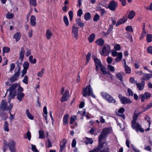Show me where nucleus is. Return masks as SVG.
I'll return each mask as SVG.
<instances>
[{"label": "nucleus", "instance_id": "obj_1", "mask_svg": "<svg viewBox=\"0 0 152 152\" xmlns=\"http://www.w3.org/2000/svg\"><path fill=\"white\" fill-rule=\"evenodd\" d=\"M140 114V113H137L136 110L134 111L133 120L131 123L132 127L133 129L135 130L136 132L140 131L141 132L143 133L144 132V129L142 128L141 125L139 124L136 122L139 115Z\"/></svg>", "mask_w": 152, "mask_h": 152}, {"label": "nucleus", "instance_id": "obj_2", "mask_svg": "<svg viewBox=\"0 0 152 152\" xmlns=\"http://www.w3.org/2000/svg\"><path fill=\"white\" fill-rule=\"evenodd\" d=\"M82 94L84 97L90 95L94 98H95L96 97L93 94L92 89L90 84L88 86H86L85 88H83Z\"/></svg>", "mask_w": 152, "mask_h": 152}, {"label": "nucleus", "instance_id": "obj_3", "mask_svg": "<svg viewBox=\"0 0 152 152\" xmlns=\"http://www.w3.org/2000/svg\"><path fill=\"white\" fill-rule=\"evenodd\" d=\"M18 86V84L16 83L12 85L7 90V92L10 91V97H14L15 96L16 90L15 89Z\"/></svg>", "mask_w": 152, "mask_h": 152}, {"label": "nucleus", "instance_id": "obj_4", "mask_svg": "<svg viewBox=\"0 0 152 152\" xmlns=\"http://www.w3.org/2000/svg\"><path fill=\"white\" fill-rule=\"evenodd\" d=\"M110 51V46L108 45H105L103 47L102 50L99 51V53L102 56H103L105 54H106V56H108Z\"/></svg>", "mask_w": 152, "mask_h": 152}, {"label": "nucleus", "instance_id": "obj_5", "mask_svg": "<svg viewBox=\"0 0 152 152\" xmlns=\"http://www.w3.org/2000/svg\"><path fill=\"white\" fill-rule=\"evenodd\" d=\"M118 97L121 103L123 104H130L132 103L131 100L126 97L122 96L121 94H119Z\"/></svg>", "mask_w": 152, "mask_h": 152}, {"label": "nucleus", "instance_id": "obj_6", "mask_svg": "<svg viewBox=\"0 0 152 152\" xmlns=\"http://www.w3.org/2000/svg\"><path fill=\"white\" fill-rule=\"evenodd\" d=\"M118 4L117 2L114 0H112L110 2L108 6V8L111 11H114L118 7Z\"/></svg>", "mask_w": 152, "mask_h": 152}, {"label": "nucleus", "instance_id": "obj_7", "mask_svg": "<svg viewBox=\"0 0 152 152\" xmlns=\"http://www.w3.org/2000/svg\"><path fill=\"white\" fill-rule=\"evenodd\" d=\"M20 69H21L20 68V66L18 64V70L15 73V74L13 76L10 78V81L11 82H15L18 79V78L19 76Z\"/></svg>", "mask_w": 152, "mask_h": 152}, {"label": "nucleus", "instance_id": "obj_8", "mask_svg": "<svg viewBox=\"0 0 152 152\" xmlns=\"http://www.w3.org/2000/svg\"><path fill=\"white\" fill-rule=\"evenodd\" d=\"M9 149L11 152H15V142L13 140H11L7 144Z\"/></svg>", "mask_w": 152, "mask_h": 152}, {"label": "nucleus", "instance_id": "obj_9", "mask_svg": "<svg viewBox=\"0 0 152 152\" xmlns=\"http://www.w3.org/2000/svg\"><path fill=\"white\" fill-rule=\"evenodd\" d=\"M151 96V94L147 92H145L143 94L139 95V98L142 102L145 101V99H147Z\"/></svg>", "mask_w": 152, "mask_h": 152}, {"label": "nucleus", "instance_id": "obj_10", "mask_svg": "<svg viewBox=\"0 0 152 152\" xmlns=\"http://www.w3.org/2000/svg\"><path fill=\"white\" fill-rule=\"evenodd\" d=\"M69 91L68 90H66L61 99L62 102L66 101L69 98Z\"/></svg>", "mask_w": 152, "mask_h": 152}, {"label": "nucleus", "instance_id": "obj_11", "mask_svg": "<svg viewBox=\"0 0 152 152\" xmlns=\"http://www.w3.org/2000/svg\"><path fill=\"white\" fill-rule=\"evenodd\" d=\"M127 18L126 16H124L123 17L118 20L116 23V26L120 24L125 23L127 20Z\"/></svg>", "mask_w": 152, "mask_h": 152}, {"label": "nucleus", "instance_id": "obj_12", "mask_svg": "<svg viewBox=\"0 0 152 152\" xmlns=\"http://www.w3.org/2000/svg\"><path fill=\"white\" fill-rule=\"evenodd\" d=\"M66 140L65 139H63L60 143V149L59 152H62L63 151L65 147V145L66 143Z\"/></svg>", "mask_w": 152, "mask_h": 152}, {"label": "nucleus", "instance_id": "obj_13", "mask_svg": "<svg viewBox=\"0 0 152 152\" xmlns=\"http://www.w3.org/2000/svg\"><path fill=\"white\" fill-rule=\"evenodd\" d=\"M25 53V50L24 47H22L20 49V51L19 53V59L21 61L23 60Z\"/></svg>", "mask_w": 152, "mask_h": 152}, {"label": "nucleus", "instance_id": "obj_14", "mask_svg": "<svg viewBox=\"0 0 152 152\" xmlns=\"http://www.w3.org/2000/svg\"><path fill=\"white\" fill-rule=\"evenodd\" d=\"M145 84V82L142 81L140 83H136V85L137 87L139 90H142L144 88Z\"/></svg>", "mask_w": 152, "mask_h": 152}, {"label": "nucleus", "instance_id": "obj_15", "mask_svg": "<svg viewBox=\"0 0 152 152\" xmlns=\"http://www.w3.org/2000/svg\"><path fill=\"white\" fill-rule=\"evenodd\" d=\"M106 135L104 134L103 132H102L101 134L99 136V145L100 146L101 148L102 147V144H101V142H102L103 139L105 138Z\"/></svg>", "mask_w": 152, "mask_h": 152}, {"label": "nucleus", "instance_id": "obj_16", "mask_svg": "<svg viewBox=\"0 0 152 152\" xmlns=\"http://www.w3.org/2000/svg\"><path fill=\"white\" fill-rule=\"evenodd\" d=\"M7 103L4 101V100H3L1 102V104L0 106V108L1 110H7Z\"/></svg>", "mask_w": 152, "mask_h": 152}, {"label": "nucleus", "instance_id": "obj_17", "mask_svg": "<svg viewBox=\"0 0 152 152\" xmlns=\"http://www.w3.org/2000/svg\"><path fill=\"white\" fill-rule=\"evenodd\" d=\"M106 100L109 103H115L116 102V100L113 98L112 96L110 94L108 97L106 99Z\"/></svg>", "mask_w": 152, "mask_h": 152}, {"label": "nucleus", "instance_id": "obj_18", "mask_svg": "<svg viewBox=\"0 0 152 152\" xmlns=\"http://www.w3.org/2000/svg\"><path fill=\"white\" fill-rule=\"evenodd\" d=\"M106 100L109 103H115L116 102V100L113 98L112 96L110 94L108 97L106 99Z\"/></svg>", "mask_w": 152, "mask_h": 152}, {"label": "nucleus", "instance_id": "obj_19", "mask_svg": "<svg viewBox=\"0 0 152 152\" xmlns=\"http://www.w3.org/2000/svg\"><path fill=\"white\" fill-rule=\"evenodd\" d=\"M36 18L34 15H31L30 19V23L31 25L33 26L35 25L36 24Z\"/></svg>", "mask_w": 152, "mask_h": 152}, {"label": "nucleus", "instance_id": "obj_20", "mask_svg": "<svg viewBox=\"0 0 152 152\" xmlns=\"http://www.w3.org/2000/svg\"><path fill=\"white\" fill-rule=\"evenodd\" d=\"M96 43L99 46H102L104 44V42L102 38L99 39L95 41Z\"/></svg>", "mask_w": 152, "mask_h": 152}, {"label": "nucleus", "instance_id": "obj_21", "mask_svg": "<svg viewBox=\"0 0 152 152\" xmlns=\"http://www.w3.org/2000/svg\"><path fill=\"white\" fill-rule=\"evenodd\" d=\"M111 129L110 128L108 127L105 128L103 129L102 132L106 135L111 133Z\"/></svg>", "mask_w": 152, "mask_h": 152}, {"label": "nucleus", "instance_id": "obj_22", "mask_svg": "<svg viewBox=\"0 0 152 152\" xmlns=\"http://www.w3.org/2000/svg\"><path fill=\"white\" fill-rule=\"evenodd\" d=\"M53 33L50 31L49 29H47L46 31V36L47 39L49 40L51 38Z\"/></svg>", "mask_w": 152, "mask_h": 152}, {"label": "nucleus", "instance_id": "obj_23", "mask_svg": "<svg viewBox=\"0 0 152 152\" xmlns=\"http://www.w3.org/2000/svg\"><path fill=\"white\" fill-rule=\"evenodd\" d=\"M145 75L143 77V79L144 80H148L151 78L152 77V74H145L144 73Z\"/></svg>", "mask_w": 152, "mask_h": 152}, {"label": "nucleus", "instance_id": "obj_24", "mask_svg": "<svg viewBox=\"0 0 152 152\" xmlns=\"http://www.w3.org/2000/svg\"><path fill=\"white\" fill-rule=\"evenodd\" d=\"M109 95L110 94L108 93L105 92H102L100 93L101 96L105 100H106L107 98L108 97Z\"/></svg>", "mask_w": 152, "mask_h": 152}, {"label": "nucleus", "instance_id": "obj_25", "mask_svg": "<svg viewBox=\"0 0 152 152\" xmlns=\"http://www.w3.org/2000/svg\"><path fill=\"white\" fill-rule=\"evenodd\" d=\"M25 95L23 93H19L17 95V98L20 100H22V99L24 96Z\"/></svg>", "mask_w": 152, "mask_h": 152}, {"label": "nucleus", "instance_id": "obj_26", "mask_svg": "<svg viewBox=\"0 0 152 152\" xmlns=\"http://www.w3.org/2000/svg\"><path fill=\"white\" fill-rule=\"evenodd\" d=\"M13 38L15 39L16 42L19 41L20 38V33L19 32L16 33L14 35Z\"/></svg>", "mask_w": 152, "mask_h": 152}, {"label": "nucleus", "instance_id": "obj_27", "mask_svg": "<svg viewBox=\"0 0 152 152\" xmlns=\"http://www.w3.org/2000/svg\"><path fill=\"white\" fill-rule=\"evenodd\" d=\"M68 118L69 115L68 114H65L64 115L63 120L64 125H66L68 123Z\"/></svg>", "mask_w": 152, "mask_h": 152}, {"label": "nucleus", "instance_id": "obj_28", "mask_svg": "<svg viewBox=\"0 0 152 152\" xmlns=\"http://www.w3.org/2000/svg\"><path fill=\"white\" fill-rule=\"evenodd\" d=\"M72 34L75 38H76V26L74 24L72 28Z\"/></svg>", "mask_w": 152, "mask_h": 152}, {"label": "nucleus", "instance_id": "obj_29", "mask_svg": "<svg viewBox=\"0 0 152 152\" xmlns=\"http://www.w3.org/2000/svg\"><path fill=\"white\" fill-rule=\"evenodd\" d=\"M95 35L94 34H91L88 38V39L90 42H92L94 40Z\"/></svg>", "mask_w": 152, "mask_h": 152}, {"label": "nucleus", "instance_id": "obj_30", "mask_svg": "<svg viewBox=\"0 0 152 152\" xmlns=\"http://www.w3.org/2000/svg\"><path fill=\"white\" fill-rule=\"evenodd\" d=\"M135 15V12L133 11H131L129 12L128 15V18L130 19H132Z\"/></svg>", "mask_w": 152, "mask_h": 152}, {"label": "nucleus", "instance_id": "obj_31", "mask_svg": "<svg viewBox=\"0 0 152 152\" xmlns=\"http://www.w3.org/2000/svg\"><path fill=\"white\" fill-rule=\"evenodd\" d=\"M26 114L28 118L31 120H33L34 119V117L29 112L28 109H27L26 111Z\"/></svg>", "mask_w": 152, "mask_h": 152}, {"label": "nucleus", "instance_id": "obj_32", "mask_svg": "<svg viewBox=\"0 0 152 152\" xmlns=\"http://www.w3.org/2000/svg\"><path fill=\"white\" fill-rule=\"evenodd\" d=\"M96 66H101L102 65V63L97 58L94 59Z\"/></svg>", "mask_w": 152, "mask_h": 152}, {"label": "nucleus", "instance_id": "obj_33", "mask_svg": "<svg viewBox=\"0 0 152 152\" xmlns=\"http://www.w3.org/2000/svg\"><path fill=\"white\" fill-rule=\"evenodd\" d=\"M84 17L86 20H88L91 18V14L89 12H87L85 14Z\"/></svg>", "mask_w": 152, "mask_h": 152}, {"label": "nucleus", "instance_id": "obj_34", "mask_svg": "<svg viewBox=\"0 0 152 152\" xmlns=\"http://www.w3.org/2000/svg\"><path fill=\"white\" fill-rule=\"evenodd\" d=\"M146 40L148 42H150L152 41V35L150 34H148L146 36Z\"/></svg>", "mask_w": 152, "mask_h": 152}, {"label": "nucleus", "instance_id": "obj_35", "mask_svg": "<svg viewBox=\"0 0 152 152\" xmlns=\"http://www.w3.org/2000/svg\"><path fill=\"white\" fill-rule=\"evenodd\" d=\"M25 138H27L29 141H30L31 137V135L30 132L28 131L26 133V135H25L24 137Z\"/></svg>", "mask_w": 152, "mask_h": 152}, {"label": "nucleus", "instance_id": "obj_36", "mask_svg": "<svg viewBox=\"0 0 152 152\" xmlns=\"http://www.w3.org/2000/svg\"><path fill=\"white\" fill-rule=\"evenodd\" d=\"M86 140L85 141V143L88 145V144H91L93 142V141L91 138H88L87 137H86Z\"/></svg>", "mask_w": 152, "mask_h": 152}, {"label": "nucleus", "instance_id": "obj_37", "mask_svg": "<svg viewBox=\"0 0 152 152\" xmlns=\"http://www.w3.org/2000/svg\"><path fill=\"white\" fill-rule=\"evenodd\" d=\"M29 1L30 6L32 5L34 7L37 6L36 0H29Z\"/></svg>", "mask_w": 152, "mask_h": 152}, {"label": "nucleus", "instance_id": "obj_38", "mask_svg": "<svg viewBox=\"0 0 152 152\" xmlns=\"http://www.w3.org/2000/svg\"><path fill=\"white\" fill-rule=\"evenodd\" d=\"M33 56H30L29 58V60L30 62L32 64H35L36 62V59L35 58H34L33 59Z\"/></svg>", "mask_w": 152, "mask_h": 152}, {"label": "nucleus", "instance_id": "obj_39", "mask_svg": "<svg viewBox=\"0 0 152 152\" xmlns=\"http://www.w3.org/2000/svg\"><path fill=\"white\" fill-rule=\"evenodd\" d=\"M29 63L28 62H25L23 65V69L27 70L29 67Z\"/></svg>", "mask_w": 152, "mask_h": 152}, {"label": "nucleus", "instance_id": "obj_40", "mask_svg": "<svg viewBox=\"0 0 152 152\" xmlns=\"http://www.w3.org/2000/svg\"><path fill=\"white\" fill-rule=\"evenodd\" d=\"M39 138L40 139H43L45 137L44 135V132L43 131L39 130Z\"/></svg>", "mask_w": 152, "mask_h": 152}, {"label": "nucleus", "instance_id": "obj_41", "mask_svg": "<svg viewBox=\"0 0 152 152\" xmlns=\"http://www.w3.org/2000/svg\"><path fill=\"white\" fill-rule=\"evenodd\" d=\"M8 124L7 121H5L4 124V130L6 132L9 131Z\"/></svg>", "mask_w": 152, "mask_h": 152}, {"label": "nucleus", "instance_id": "obj_42", "mask_svg": "<svg viewBox=\"0 0 152 152\" xmlns=\"http://www.w3.org/2000/svg\"><path fill=\"white\" fill-rule=\"evenodd\" d=\"M76 120V116L75 115H74L73 116H72L70 118V124H73L74 123L75 121Z\"/></svg>", "mask_w": 152, "mask_h": 152}, {"label": "nucleus", "instance_id": "obj_43", "mask_svg": "<svg viewBox=\"0 0 152 152\" xmlns=\"http://www.w3.org/2000/svg\"><path fill=\"white\" fill-rule=\"evenodd\" d=\"M116 77L120 81H122L123 77L121 73H118L116 74Z\"/></svg>", "mask_w": 152, "mask_h": 152}, {"label": "nucleus", "instance_id": "obj_44", "mask_svg": "<svg viewBox=\"0 0 152 152\" xmlns=\"http://www.w3.org/2000/svg\"><path fill=\"white\" fill-rule=\"evenodd\" d=\"M68 14L70 18V20L72 21L73 18V12L72 11L70 10Z\"/></svg>", "mask_w": 152, "mask_h": 152}, {"label": "nucleus", "instance_id": "obj_45", "mask_svg": "<svg viewBox=\"0 0 152 152\" xmlns=\"http://www.w3.org/2000/svg\"><path fill=\"white\" fill-rule=\"evenodd\" d=\"M0 116L1 117L2 119L3 120L5 121L8 118V116L5 114H1Z\"/></svg>", "mask_w": 152, "mask_h": 152}, {"label": "nucleus", "instance_id": "obj_46", "mask_svg": "<svg viewBox=\"0 0 152 152\" xmlns=\"http://www.w3.org/2000/svg\"><path fill=\"white\" fill-rule=\"evenodd\" d=\"M101 70L104 74H107L106 69L102 65L100 66Z\"/></svg>", "mask_w": 152, "mask_h": 152}, {"label": "nucleus", "instance_id": "obj_47", "mask_svg": "<svg viewBox=\"0 0 152 152\" xmlns=\"http://www.w3.org/2000/svg\"><path fill=\"white\" fill-rule=\"evenodd\" d=\"M127 92L128 96H133V92L131 89L128 88L127 89Z\"/></svg>", "mask_w": 152, "mask_h": 152}, {"label": "nucleus", "instance_id": "obj_48", "mask_svg": "<svg viewBox=\"0 0 152 152\" xmlns=\"http://www.w3.org/2000/svg\"><path fill=\"white\" fill-rule=\"evenodd\" d=\"M10 48H9L4 47L3 50V53H7L10 51Z\"/></svg>", "mask_w": 152, "mask_h": 152}, {"label": "nucleus", "instance_id": "obj_49", "mask_svg": "<svg viewBox=\"0 0 152 152\" xmlns=\"http://www.w3.org/2000/svg\"><path fill=\"white\" fill-rule=\"evenodd\" d=\"M14 17V15L13 14L8 12L7 15L6 17L8 19H11Z\"/></svg>", "mask_w": 152, "mask_h": 152}, {"label": "nucleus", "instance_id": "obj_50", "mask_svg": "<svg viewBox=\"0 0 152 152\" xmlns=\"http://www.w3.org/2000/svg\"><path fill=\"white\" fill-rule=\"evenodd\" d=\"M77 24L80 28H83L84 26V23L81 21H77Z\"/></svg>", "mask_w": 152, "mask_h": 152}, {"label": "nucleus", "instance_id": "obj_51", "mask_svg": "<svg viewBox=\"0 0 152 152\" xmlns=\"http://www.w3.org/2000/svg\"><path fill=\"white\" fill-rule=\"evenodd\" d=\"M64 22L66 25L68 26L69 24V21L67 17L66 16L64 17Z\"/></svg>", "mask_w": 152, "mask_h": 152}, {"label": "nucleus", "instance_id": "obj_52", "mask_svg": "<svg viewBox=\"0 0 152 152\" xmlns=\"http://www.w3.org/2000/svg\"><path fill=\"white\" fill-rule=\"evenodd\" d=\"M31 149L33 152H39L36 148V146L34 145H31Z\"/></svg>", "mask_w": 152, "mask_h": 152}, {"label": "nucleus", "instance_id": "obj_53", "mask_svg": "<svg viewBox=\"0 0 152 152\" xmlns=\"http://www.w3.org/2000/svg\"><path fill=\"white\" fill-rule=\"evenodd\" d=\"M125 70L126 72L127 73H130L131 72V70L129 67L128 66H126L125 67Z\"/></svg>", "mask_w": 152, "mask_h": 152}, {"label": "nucleus", "instance_id": "obj_54", "mask_svg": "<svg viewBox=\"0 0 152 152\" xmlns=\"http://www.w3.org/2000/svg\"><path fill=\"white\" fill-rule=\"evenodd\" d=\"M23 82L25 84H27L28 83V78L27 75H25L23 80Z\"/></svg>", "mask_w": 152, "mask_h": 152}, {"label": "nucleus", "instance_id": "obj_55", "mask_svg": "<svg viewBox=\"0 0 152 152\" xmlns=\"http://www.w3.org/2000/svg\"><path fill=\"white\" fill-rule=\"evenodd\" d=\"M99 18V15L97 14H96L94 15L93 18V20L94 21H97Z\"/></svg>", "mask_w": 152, "mask_h": 152}, {"label": "nucleus", "instance_id": "obj_56", "mask_svg": "<svg viewBox=\"0 0 152 152\" xmlns=\"http://www.w3.org/2000/svg\"><path fill=\"white\" fill-rule=\"evenodd\" d=\"M83 14V11L81 9H79L77 12V15L78 16L80 17Z\"/></svg>", "mask_w": 152, "mask_h": 152}, {"label": "nucleus", "instance_id": "obj_57", "mask_svg": "<svg viewBox=\"0 0 152 152\" xmlns=\"http://www.w3.org/2000/svg\"><path fill=\"white\" fill-rule=\"evenodd\" d=\"M107 61L108 63L110 64L112 62L113 59L111 57L108 56L107 58Z\"/></svg>", "mask_w": 152, "mask_h": 152}, {"label": "nucleus", "instance_id": "obj_58", "mask_svg": "<svg viewBox=\"0 0 152 152\" xmlns=\"http://www.w3.org/2000/svg\"><path fill=\"white\" fill-rule=\"evenodd\" d=\"M108 67L110 71L113 72L115 71V69L114 67L111 65H108Z\"/></svg>", "mask_w": 152, "mask_h": 152}, {"label": "nucleus", "instance_id": "obj_59", "mask_svg": "<svg viewBox=\"0 0 152 152\" xmlns=\"http://www.w3.org/2000/svg\"><path fill=\"white\" fill-rule=\"evenodd\" d=\"M147 52L151 54H152V46H150L147 48Z\"/></svg>", "mask_w": 152, "mask_h": 152}, {"label": "nucleus", "instance_id": "obj_60", "mask_svg": "<svg viewBox=\"0 0 152 152\" xmlns=\"http://www.w3.org/2000/svg\"><path fill=\"white\" fill-rule=\"evenodd\" d=\"M126 30L127 31H129L131 32H133V30L132 26H127L126 28Z\"/></svg>", "mask_w": 152, "mask_h": 152}, {"label": "nucleus", "instance_id": "obj_61", "mask_svg": "<svg viewBox=\"0 0 152 152\" xmlns=\"http://www.w3.org/2000/svg\"><path fill=\"white\" fill-rule=\"evenodd\" d=\"M132 149L135 152H140L139 149L136 148L134 145H132Z\"/></svg>", "mask_w": 152, "mask_h": 152}, {"label": "nucleus", "instance_id": "obj_62", "mask_svg": "<svg viewBox=\"0 0 152 152\" xmlns=\"http://www.w3.org/2000/svg\"><path fill=\"white\" fill-rule=\"evenodd\" d=\"M76 145V140L75 139H74L72 140V148H74Z\"/></svg>", "mask_w": 152, "mask_h": 152}, {"label": "nucleus", "instance_id": "obj_63", "mask_svg": "<svg viewBox=\"0 0 152 152\" xmlns=\"http://www.w3.org/2000/svg\"><path fill=\"white\" fill-rule=\"evenodd\" d=\"M91 56V53H88L86 56V63H87L88 62L89 60H90Z\"/></svg>", "mask_w": 152, "mask_h": 152}, {"label": "nucleus", "instance_id": "obj_64", "mask_svg": "<svg viewBox=\"0 0 152 152\" xmlns=\"http://www.w3.org/2000/svg\"><path fill=\"white\" fill-rule=\"evenodd\" d=\"M15 65L14 63H12L10 66V72H12L15 68Z\"/></svg>", "mask_w": 152, "mask_h": 152}]
</instances>
